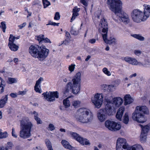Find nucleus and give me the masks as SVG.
I'll use <instances>...</instances> for the list:
<instances>
[{
	"label": "nucleus",
	"instance_id": "nucleus-1",
	"mask_svg": "<svg viewBox=\"0 0 150 150\" xmlns=\"http://www.w3.org/2000/svg\"><path fill=\"white\" fill-rule=\"evenodd\" d=\"M107 3L110 9L117 16L119 20L121 19L125 24L130 21L128 15L126 13H121L122 2L120 0H108Z\"/></svg>",
	"mask_w": 150,
	"mask_h": 150
},
{
	"label": "nucleus",
	"instance_id": "nucleus-2",
	"mask_svg": "<svg viewBox=\"0 0 150 150\" xmlns=\"http://www.w3.org/2000/svg\"><path fill=\"white\" fill-rule=\"evenodd\" d=\"M29 52L32 56L40 60H44L48 56L49 52V50L43 45L40 46L31 45L29 48Z\"/></svg>",
	"mask_w": 150,
	"mask_h": 150
},
{
	"label": "nucleus",
	"instance_id": "nucleus-3",
	"mask_svg": "<svg viewBox=\"0 0 150 150\" xmlns=\"http://www.w3.org/2000/svg\"><path fill=\"white\" fill-rule=\"evenodd\" d=\"M81 73L80 72L76 73L71 80V82H69L63 91L64 93H68L70 89H71L72 93L75 94H78L80 90V81Z\"/></svg>",
	"mask_w": 150,
	"mask_h": 150
},
{
	"label": "nucleus",
	"instance_id": "nucleus-4",
	"mask_svg": "<svg viewBox=\"0 0 150 150\" xmlns=\"http://www.w3.org/2000/svg\"><path fill=\"white\" fill-rule=\"evenodd\" d=\"M21 131L20 136L24 139L31 136V129L33 125L27 117H24L21 121Z\"/></svg>",
	"mask_w": 150,
	"mask_h": 150
},
{
	"label": "nucleus",
	"instance_id": "nucleus-5",
	"mask_svg": "<svg viewBox=\"0 0 150 150\" xmlns=\"http://www.w3.org/2000/svg\"><path fill=\"white\" fill-rule=\"evenodd\" d=\"M79 115L77 117V120L82 123H91L93 118V113L89 110L81 108L78 110Z\"/></svg>",
	"mask_w": 150,
	"mask_h": 150
},
{
	"label": "nucleus",
	"instance_id": "nucleus-6",
	"mask_svg": "<svg viewBox=\"0 0 150 150\" xmlns=\"http://www.w3.org/2000/svg\"><path fill=\"white\" fill-rule=\"evenodd\" d=\"M107 103H105V108L104 109H100L98 111L97 117L99 120L101 122L104 121L107 118L106 114L111 115L112 112V104L109 101Z\"/></svg>",
	"mask_w": 150,
	"mask_h": 150
},
{
	"label": "nucleus",
	"instance_id": "nucleus-7",
	"mask_svg": "<svg viewBox=\"0 0 150 150\" xmlns=\"http://www.w3.org/2000/svg\"><path fill=\"white\" fill-rule=\"evenodd\" d=\"M132 17L133 20L138 23L146 20L143 13L137 9H135L133 11L132 13Z\"/></svg>",
	"mask_w": 150,
	"mask_h": 150
},
{
	"label": "nucleus",
	"instance_id": "nucleus-8",
	"mask_svg": "<svg viewBox=\"0 0 150 150\" xmlns=\"http://www.w3.org/2000/svg\"><path fill=\"white\" fill-rule=\"evenodd\" d=\"M131 147L125 139L121 138L117 139L116 144L117 150H130Z\"/></svg>",
	"mask_w": 150,
	"mask_h": 150
},
{
	"label": "nucleus",
	"instance_id": "nucleus-9",
	"mask_svg": "<svg viewBox=\"0 0 150 150\" xmlns=\"http://www.w3.org/2000/svg\"><path fill=\"white\" fill-rule=\"evenodd\" d=\"M43 96L47 101L50 102L55 100V98H58L59 94L57 91L46 92L42 94Z\"/></svg>",
	"mask_w": 150,
	"mask_h": 150
},
{
	"label": "nucleus",
	"instance_id": "nucleus-10",
	"mask_svg": "<svg viewBox=\"0 0 150 150\" xmlns=\"http://www.w3.org/2000/svg\"><path fill=\"white\" fill-rule=\"evenodd\" d=\"M132 117L133 120L139 123H144L146 120L143 114L136 109L133 114Z\"/></svg>",
	"mask_w": 150,
	"mask_h": 150
},
{
	"label": "nucleus",
	"instance_id": "nucleus-11",
	"mask_svg": "<svg viewBox=\"0 0 150 150\" xmlns=\"http://www.w3.org/2000/svg\"><path fill=\"white\" fill-rule=\"evenodd\" d=\"M103 98V96L102 93H97L92 98L91 101L96 107L99 108L102 104Z\"/></svg>",
	"mask_w": 150,
	"mask_h": 150
},
{
	"label": "nucleus",
	"instance_id": "nucleus-12",
	"mask_svg": "<svg viewBox=\"0 0 150 150\" xmlns=\"http://www.w3.org/2000/svg\"><path fill=\"white\" fill-rule=\"evenodd\" d=\"M69 134L71 135L72 137L75 139L76 141L79 142L80 144L83 145L85 144L88 145L89 144V142L86 139H83L80 136L77 134L76 133L69 132Z\"/></svg>",
	"mask_w": 150,
	"mask_h": 150
},
{
	"label": "nucleus",
	"instance_id": "nucleus-13",
	"mask_svg": "<svg viewBox=\"0 0 150 150\" xmlns=\"http://www.w3.org/2000/svg\"><path fill=\"white\" fill-rule=\"evenodd\" d=\"M105 100V103H107L109 101L110 103L112 104V111L113 110V108H114L113 105H115L116 107H118L123 102L122 99L120 97H116L114 98L113 99L112 102V101H111L109 99H106Z\"/></svg>",
	"mask_w": 150,
	"mask_h": 150
},
{
	"label": "nucleus",
	"instance_id": "nucleus-14",
	"mask_svg": "<svg viewBox=\"0 0 150 150\" xmlns=\"http://www.w3.org/2000/svg\"><path fill=\"white\" fill-rule=\"evenodd\" d=\"M99 30H102V34L108 33V28L107 22L104 18L102 19L99 24Z\"/></svg>",
	"mask_w": 150,
	"mask_h": 150
},
{
	"label": "nucleus",
	"instance_id": "nucleus-15",
	"mask_svg": "<svg viewBox=\"0 0 150 150\" xmlns=\"http://www.w3.org/2000/svg\"><path fill=\"white\" fill-rule=\"evenodd\" d=\"M103 40L107 44L109 45H115L116 44V39L114 38L110 37L107 38V33L105 34H102Z\"/></svg>",
	"mask_w": 150,
	"mask_h": 150
},
{
	"label": "nucleus",
	"instance_id": "nucleus-16",
	"mask_svg": "<svg viewBox=\"0 0 150 150\" xmlns=\"http://www.w3.org/2000/svg\"><path fill=\"white\" fill-rule=\"evenodd\" d=\"M122 60L133 65H137L138 64L137 60L134 58L127 57L123 58Z\"/></svg>",
	"mask_w": 150,
	"mask_h": 150
},
{
	"label": "nucleus",
	"instance_id": "nucleus-17",
	"mask_svg": "<svg viewBox=\"0 0 150 150\" xmlns=\"http://www.w3.org/2000/svg\"><path fill=\"white\" fill-rule=\"evenodd\" d=\"M43 78L40 77L38 80L36 81L34 87V90L36 92L39 93H42L41 89L39 88L40 87V85L41 83V81H43Z\"/></svg>",
	"mask_w": 150,
	"mask_h": 150
},
{
	"label": "nucleus",
	"instance_id": "nucleus-18",
	"mask_svg": "<svg viewBox=\"0 0 150 150\" xmlns=\"http://www.w3.org/2000/svg\"><path fill=\"white\" fill-rule=\"evenodd\" d=\"M144 12L143 13L144 16L146 20L150 16V6L144 4Z\"/></svg>",
	"mask_w": 150,
	"mask_h": 150
},
{
	"label": "nucleus",
	"instance_id": "nucleus-19",
	"mask_svg": "<svg viewBox=\"0 0 150 150\" xmlns=\"http://www.w3.org/2000/svg\"><path fill=\"white\" fill-rule=\"evenodd\" d=\"M125 109V107L123 106H122L119 109L116 114V118L120 121L121 120Z\"/></svg>",
	"mask_w": 150,
	"mask_h": 150
},
{
	"label": "nucleus",
	"instance_id": "nucleus-20",
	"mask_svg": "<svg viewBox=\"0 0 150 150\" xmlns=\"http://www.w3.org/2000/svg\"><path fill=\"white\" fill-rule=\"evenodd\" d=\"M136 110L139 111L141 113L143 112L145 114H148L149 113L148 109L145 106H139L136 107Z\"/></svg>",
	"mask_w": 150,
	"mask_h": 150
},
{
	"label": "nucleus",
	"instance_id": "nucleus-21",
	"mask_svg": "<svg viewBox=\"0 0 150 150\" xmlns=\"http://www.w3.org/2000/svg\"><path fill=\"white\" fill-rule=\"evenodd\" d=\"M8 95L3 96L0 99V108H3L5 105L8 100Z\"/></svg>",
	"mask_w": 150,
	"mask_h": 150
},
{
	"label": "nucleus",
	"instance_id": "nucleus-22",
	"mask_svg": "<svg viewBox=\"0 0 150 150\" xmlns=\"http://www.w3.org/2000/svg\"><path fill=\"white\" fill-rule=\"evenodd\" d=\"M125 105H127L132 103L133 100L132 98L129 95H126L124 97Z\"/></svg>",
	"mask_w": 150,
	"mask_h": 150
},
{
	"label": "nucleus",
	"instance_id": "nucleus-23",
	"mask_svg": "<svg viewBox=\"0 0 150 150\" xmlns=\"http://www.w3.org/2000/svg\"><path fill=\"white\" fill-rule=\"evenodd\" d=\"M19 39V36L15 37L12 34H10L8 39L9 42L8 44H16L15 40H18Z\"/></svg>",
	"mask_w": 150,
	"mask_h": 150
},
{
	"label": "nucleus",
	"instance_id": "nucleus-24",
	"mask_svg": "<svg viewBox=\"0 0 150 150\" xmlns=\"http://www.w3.org/2000/svg\"><path fill=\"white\" fill-rule=\"evenodd\" d=\"M19 39V36L15 37L12 34H10L8 39L9 42L8 44H16L15 40H18Z\"/></svg>",
	"mask_w": 150,
	"mask_h": 150
},
{
	"label": "nucleus",
	"instance_id": "nucleus-25",
	"mask_svg": "<svg viewBox=\"0 0 150 150\" xmlns=\"http://www.w3.org/2000/svg\"><path fill=\"white\" fill-rule=\"evenodd\" d=\"M105 90H106L108 92H112L115 91V88L113 85H103Z\"/></svg>",
	"mask_w": 150,
	"mask_h": 150
},
{
	"label": "nucleus",
	"instance_id": "nucleus-26",
	"mask_svg": "<svg viewBox=\"0 0 150 150\" xmlns=\"http://www.w3.org/2000/svg\"><path fill=\"white\" fill-rule=\"evenodd\" d=\"M80 9V8H77L76 7L74 8L73 10L72 16L71 19V22H72L75 18L76 17L79 15L78 12L79 11Z\"/></svg>",
	"mask_w": 150,
	"mask_h": 150
},
{
	"label": "nucleus",
	"instance_id": "nucleus-27",
	"mask_svg": "<svg viewBox=\"0 0 150 150\" xmlns=\"http://www.w3.org/2000/svg\"><path fill=\"white\" fill-rule=\"evenodd\" d=\"M121 127V126L120 124L114 121L113 127L112 128L111 131H115L118 130L120 129Z\"/></svg>",
	"mask_w": 150,
	"mask_h": 150
},
{
	"label": "nucleus",
	"instance_id": "nucleus-28",
	"mask_svg": "<svg viewBox=\"0 0 150 150\" xmlns=\"http://www.w3.org/2000/svg\"><path fill=\"white\" fill-rule=\"evenodd\" d=\"M114 121L107 120L105 122V125L106 127L111 131L112 128L113 127Z\"/></svg>",
	"mask_w": 150,
	"mask_h": 150
},
{
	"label": "nucleus",
	"instance_id": "nucleus-29",
	"mask_svg": "<svg viewBox=\"0 0 150 150\" xmlns=\"http://www.w3.org/2000/svg\"><path fill=\"white\" fill-rule=\"evenodd\" d=\"M139 125L141 127L142 129L141 133L147 134L150 129L149 127L147 125H145L144 127L141 125Z\"/></svg>",
	"mask_w": 150,
	"mask_h": 150
},
{
	"label": "nucleus",
	"instance_id": "nucleus-30",
	"mask_svg": "<svg viewBox=\"0 0 150 150\" xmlns=\"http://www.w3.org/2000/svg\"><path fill=\"white\" fill-rule=\"evenodd\" d=\"M63 146L65 148L71 149H72V146L69 144V143L67 141L63 140L61 142Z\"/></svg>",
	"mask_w": 150,
	"mask_h": 150
},
{
	"label": "nucleus",
	"instance_id": "nucleus-31",
	"mask_svg": "<svg viewBox=\"0 0 150 150\" xmlns=\"http://www.w3.org/2000/svg\"><path fill=\"white\" fill-rule=\"evenodd\" d=\"M130 150H143V149L140 145L136 144L131 147Z\"/></svg>",
	"mask_w": 150,
	"mask_h": 150
},
{
	"label": "nucleus",
	"instance_id": "nucleus-32",
	"mask_svg": "<svg viewBox=\"0 0 150 150\" xmlns=\"http://www.w3.org/2000/svg\"><path fill=\"white\" fill-rule=\"evenodd\" d=\"M8 46L10 50L13 51H17L18 48V46L16 44H8Z\"/></svg>",
	"mask_w": 150,
	"mask_h": 150
},
{
	"label": "nucleus",
	"instance_id": "nucleus-33",
	"mask_svg": "<svg viewBox=\"0 0 150 150\" xmlns=\"http://www.w3.org/2000/svg\"><path fill=\"white\" fill-rule=\"evenodd\" d=\"M147 135V134L141 133L140 139L142 143H144L146 142V140Z\"/></svg>",
	"mask_w": 150,
	"mask_h": 150
},
{
	"label": "nucleus",
	"instance_id": "nucleus-34",
	"mask_svg": "<svg viewBox=\"0 0 150 150\" xmlns=\"http://www.w3.org/2000/svg\"><path fill=\"white\" fill-rule=\"evenodd\" d=\"M63 105L65 108H67L70 106V102L68 98H67L63 100Z\"/></svg>",
	"mask_w": 150,
	"mask_h": 150
},
{
	"label": "nucleus",
	"instance_id": "nucleus-35",
	"mask_svg": "<svg viewBox=\"0 0 150 150\" xmlns=\"http://www.w3.org/2000/svg\"><path fill=\"white\" fill-rule=\"evenodd\" d=\"M129 121V118L128 114L127 113H126L123 117V122L125 124H127L128 123Z\"/></svg>",
	"mask_w": 150,
	"mask_h": 150
},
{
	"label": "nucleus",
	"instance_id": "nucleus-36",
	"mask_svg": "<svg viewBox=\"0 0 150 150\" xmlns=\"http://www.w3.org/2000/svg\"><path fill=\"white\" fill-rule=\"evenodd\" d=\"M132 37L136 38L141 41H143L144 40V38L139 35L138 34H133L131 35Z\"/></svg>",
	"mask_w": 150,
	"mask_h": 150
},
{
	"label": "nucleus",
	"instance_id": "nucleus-37",
	"mask_svg": "<svg viewBox=\"0 0 150 150\" xmlns=\"http://www.w3.org/2000/svg\"><path fill=\"white\" fill-rule=\"evenodd\" d=\"M44 36V35H40L39 36L35 37L36 39L39 41L40 44L42 42Z\"/></svg>",
	"mask_w": 150,
	"mask_h": 150
},
{
	"label": "nucleus",
	"instance_id": "nucleus-38",
	"mask_svg": "<svg viewBox=\"0 0 150 150\" xmlns=\"http://www.w3.org/2000/svg\"><path fill=\"white\" fill-rule=\"evenodd\" d=\"M0 27L2 29L4 33H5L6 29V25L5 22L2 21L1 23Z\"/></svg>",
	"mask_w": 150,
	"mask_h": 150
},
{
	"label": "nucleus",
	"instance_id": "nucleus-39",
	"mask_svg": "<svg viewBox=\"0 0 150 150\" xmlns=\"http://www.w3.org/2000/svg\"><path fill=\"white\" fill-rule=\"evenodd\" d=\"M8 136V134L6 132H2L0 131V139H4Z\"/></svg>",
	"mask_w": 150,
	"mask_h": 150
},
{
	"label": "nucleus",
	"instance_id": "nucleus-40",
	"mask_svg": "<svg viewBox=\"0 0 150 150\" xmlns=\"http://www.w3.org/2000/svg\"><path fill=\"white\" fill-rule=\"evenodd\" d=\"M75 28H74L73 27H71V29L70 30V32L71 34L74 35H78L79 33V31L78 30L76 31L75 29Z\"/></svg>",
	"mask_w": 150,
	"mask_h": 150
},
{
	"label": "nucleus",
	"instance_id": "nucleus-41",
	"mask_svg": "<svg viewBox=\"0 0 150 150\" xmlns=\"http://www.w3.org/2000/svg\"><path fill=\"white\" fill-rule=\"evenodd\" d=\"M16 82V81L15 78H8L7 83L9 84H12Z\"/></svg>",
	"mask_w": 150,
	"mask_h": 150
},
{
	"label": "nucleus",
	"instance_id": "nucleus-42",
	"mask_svg": "<svg viewBox=\"0 0 150 150\" xmlns=\"http://www.w3.org/2000/svg\"><path fill=\"white\" fill-rule=\"evenodd\" d=\"M44 8H45L49 5H50V2L47 0H42Z\"/></svg>",
	"mask_w": 150,
	"mask_h": 150
},
{
	"label": "nucleus",
	"instance_id": "nucleus-43",
	"mask_svg": "<svg viewBox=\"0 0 150 150\" xmlns=\"http://www.w3.org/2000/svg\"><path fill=\"white\" fill-rule=\"evenodd\" d=\"M45 142L48 148V149H50V147H52L51 143L48 139H46L45 140Z\"/></svg>",
	"mask_w": 150,
	"mask_h": 150
},
{
	"label": "nucleus",
	"instance_id": "nucleus-44",
	"mask_svg": "<svg viewBox=\"0 0 150 150\" xmlns=\"http://www.w3.org/2000/svg\"><path fill=\"white\" fill-rule=\"evenodd\" d=\"M120 82V80L117 79L113 82L112 83L114 87L116 88L119 84Z\"/></svg>",
	"mask_w": 150,
	"mask_h": 150
},
{
	"label": "nucleus",
	"instance_id": "nucleus-45",
	"mask_svg": "<svg viewBox=\"0 0 150 150\" xmlns=\"http://www.w3.org/2000/svg\"><path fill=\"white\" fill-rule=\"evenodd\" d=\"M103 71L105 74L108 76L111 75L110 72L108 71V69L106 68H104L103 69Z\"/></svg>",
	"mask_w": 150,
	"mask_h": 150
},
{
	"label": "nucleus",
	"instance_id": "nucleus-46",
	"mask_svg": "<svg viewBox=\"0 0 150 150\" xmlns=\"http://www.w3.org/2000/svg\"><path fill=\"white\" fill-rule=\"evenodd\" d=\"M75 65L74 64H71V65L69 66V70L71 71L72 72L74 71L75 68Z\"/></svg>",
	"mask_w": 150,
	"mask_h": 150
},
{
	"label": "nucleus",
	"instance_id": "nucleus-47",
	"mask_svg": "<svg viewBox=\"0 0 150 150\" xmlns=\"http://www.w3.org/2000/svg\"><path fill=\"white\" fill-rule=\"evenodd\" d=\"M60 15L59 13L58 12H57L55 13V16L54 18V20H58L60 19Z\"/></svg>",
	"mask_w": 150,
	"mask_h": 150
},
{
	"label": "nucleus",
	"instance_id": "nucleus-48",
	"mask_svg": "<svg viewBox=\"0 0 150 150\" xmlns=\"http://www.w3.org/2000/svg\"><path fill=\"white\" fill-rule=\"evenodd\" d=\"M80 103V102L79 101H74L73 102V105L74 107H78Z\"/></svg>",
	"mask_w": 150,
	"mask_h": 150
},
{
	"label": "nucleus",
	"instance_id": "nucleus-49",
	"mask_svg": "<svg viewBox=\"0 0 150 150\" xmlns=\"http://www.w3.org/2000/svg\"><path fill=\"white\" fill-rule=\"evenodd\" d=\"M5 86L6 84H2L0 85V94L4 92Z\"/></svg>",
	"mask_w": 150,
	"mask_h": 150
},
{
	"label": "nucleus",
	"instance_id": "nucleus-50",
	"mask_svg": "<svg viewBox=\"0 0 150 150\" xmlns=\"http://www.w3.org/2000/svg\"><path fill=\"white\" fill-rule=\"evenodd\" d=\"M48 128L51 131H52L55 129L54 125L52 123L49 124Z\"/></svg>",
	"mask_w": 150,
	"mask_h": 150
},
{
	"label": "nucleus",
	"instance_id": "nucleus-51",
	"mask_svg": "<svg viewBox=\"0 0 150 150\" xmlns=\"http://www.w3.org/2000/svg\"><path fill=\"white\" fill-rule=\"evenodd\" d=\"M8 145L6 147H8V149H11L13 146V144L11 142H8L7 143Z\"/></svg>",
	"mask_w": 150,
	"mask_h": 150
},
{
	"label": "nucleus",
	"instance_id": "nucleus-52",
	"mask_svg": "<svg viewBox=\"0 0 150 150\" xmlns=\"http://www.w3.org/2000/svg\"><path fill=\"white\" fill-rule=\"evenodd\" d=\"M43 42L45 43H51V42L50 40L48 38H44Z\"/></svg>",
	"mask_w": 150,
	"mask_h": 150
},
{
	"label": "nucleus",
	"instance_id": "nucleus-53",
	"mask_svg": "<svg viewBox=\"0 0 150 150\" xmlns=\"http://www.w3.org/2000/svg\"><path fill=\"white\" fill-rule=\"evenodd\" d=\"M18 94H17L16 93H11L10 94V96L12 98H15L18 96Z\"/></svg>",
	"mask_w": 150,
	"mask_h": 150
},
{
	"label": "nucleus",
	"instance_id": "nucleus-54",
	"mask_svg": "<svg viewBox=\"0 0 150 150\" xmlns=\"http://www.w3.org/2000/svg\"><path fill=\"white\" fill-rule=\"evenodd\" d=\"M141 53V51L139 50H135L134 51V53L137 55L139 56L140 55Z\"/></svg>",
	"mask_w": 150,
	"mask_h": 150
},
{
	"label": "nucleus",
	"instance_id": "nucleus-55",
	"mask_svg": "<svg viewBox=\"0 0 150 150\" xmlns=\"http://www.w3.org/2000/svg\"><path fill=\"white\" fill-rule=\"evenodd\" d=\"M35 120L36 121L38 124H41L42 123V122L41 120L40 119L39 117L35 118Z\"/></svg>",
	"mask_w": 150,
	"mask_h": 150
},
{
	"label": "nucleus",
	"instance_id": "nucleus-56",
	"mask_svg": "<svg viewBox=\"0 0 150 150\" xmlns=\"http://www.w3.org/2000/svg\"><path fill=\"white\" fill-rule=\"evenodd\" d=\"M27 92V91L25 90H25L24 91H19V95H24Z\"/></svg>",
	"mask_w": 150,
	"mask_h": 150
},
{
	"label": "nucleus",
	"instance_id": "nucleus-57",
	"mask_svg": "<svg viewBox=\"0 0 150 150\" xmlns=\"http://www.w3.org/2000/svg\"><path fill=\"white\" fill-rule=\"evenodd\" d=\"M2 84H6L5 81L0 77V85Z\"/></svg>",
	"mask_w": 150,
	"mask_h": 150
},
{
	"label": "nucleus",
	"instance_id": "nucleus-58",
	"mask_svg": "<svg viewBox=\"0 0 150 150\" xmlns=\"http://www.w3.org/2000/svg\"><path fill=\"white\" fill-rule=\"evenodd\" d=\"M96 40L94 39H92L89 40V42L91 44H94L95 43Z\"/></svg>",
	"mask_w": 150,
	"mask_h": 150
},
{
	"label": "nucleus",
	"instance_id": "nucleus-59",
	"mask_svg": "<svg viewBox=\"0 0 150 150\" xmlns=\"http://www.w3.org/2000/svg\"><path fill=\"white\" fill-rule=\"evenodd\" d=\"M33 150H42L40 146H36L33 148Z\"/></svg>",
	"mask_w": 150,
	"mask_h": 150
},
{
	"label": "nucleus",
	"instance_id": "nucleus-60",
	"mask_svg": "<svg viewBox=\"0 0 150 150\" xmlns=\"http://www.w3.org/2000/svg\"><path fill=\"white\" fill-rule=\"evenodd\" d=\"M33 114H34V117L35 119L36 118H38V114L37 112H36L35 111H34L33 112Z\"/></svg>",
	"mask_w": 150,
	"mask_h": 150
},
{
	"label": "nucleus",
	"instance_id": "nucleus-61",
	"mask_svg": "<svg viewBox=\"0 0 150 150\" xmlns=\"http://www.w3.org/2000/svg\"><path fill=\"white\" fill-rule=\"evenodd\" d=\"M14 131V128H12V136L15 137H16L17 136L14 134V133L15 132Z\"/></svg>",
	"mask_w": 150,
	"mask_h": 150
},
{
	"label": "nucleus",
	"instance_id": "nucleus-62",
	"mask_svg": "<svg viewBox=\"0 0 150 150\" xmlns=\"http://www.w3.org/2000/svg\"><path fill=\"white\" fill-rule=\"evenodd\" d=\"M8 147H5L4 146H2L0 147V150H8Z\"/></svg>",
	"mask_w": 150,
	"mask_h": 150
},
{
	"label": "nucleus",
	"instance_id": "nucleus-63",
	"mask_svg": "<svg viewBox=\"0 0 150 150\" xmlns=\"http://www.w3.org/2000/svg\"><path fill=\"white\" fill-rule=\"evenodd\" d=\"M26 25V23H23L22 24H21L20 26H20V28L22 29V28H23V27L25 26Z\"/></svg>",
	"mask_w": 150,
	"mask_h": 150
},
{
	"label": "nucleus",
	"instance_id": "nucleus-64",
	"mask_svg": "<svg viewBox=\"0 0 150 150\" xmlns=\"http://www.w3.org/2000/svg\"><path fill=\"white\" fill-rule=\"evenodd\" d=\"M66 36L68 38H69L70 37V34L68 32H66Z\"/></svg>",
	"mask_w": 150,
	"mask_h": 150
}]
</instances>
